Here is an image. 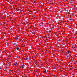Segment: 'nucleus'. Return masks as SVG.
I'll use <instances>...</instances> for the list:
<instances>
[{
    "mask_svg": "<svg viewBox=\"0 0 77 77\" xmlns=\"http://www.w3.org/2000/svg\"><path fill=\"white\" fill-rule=\"evenodd\" d=\"M0 24H1V25H2V23H1Z\"/></svg>",
    "mask_w": 77,
    "mask_h": 77,
    "instance_id": "11",
    "label": "nucleus"
},
{
    "mask_svg": "<svg viewBox=\"0 0 77 77\" xmlns=\"http://www.w3.org/2000/svg\"><path fill=\"white\" fill-rule=\"evenodd\" d=\"M67 54H70V51H68L67 52Z\"/></svg>",
    "mask_w": 77,
    "mask_h": 77,
    "instance_id": "4",
    "label": "nucleus"
},
{
    "mask_svg": "<svg viewBox=\"0 0 77 77\" xmlns=\"http://www.w3.org/2000/svg\"><path fill=\"white\" fill-rule=\"evenodd\" d=\"M14 45H16V43H14Z\"/></svg>",
    "mask_w": 77,
    "mask_h": 77,
    "instance_id": "9",
    "label": "nucleus"
},
{
    "mask_svg": "<svg viewBox=\"0 0 77 77\" xmlns=\"http://www.w3.org/2000/svg\"><path fill=\"white\" fill-rule=\"evenodd\" d=\"M1 69V68H0V69Z\"/></svg>",
    "mask_w": 77,
    "mask_h": 77,
    "instance_id": "12",
    "label": "nucleus"
},
{
    "mask_svg": "<svg viewBox=\"0 0 77 77\" xmlns=\"http://www.w3.org/2000/svg\"><path fill=\"white\" fill-rule=\"evenodd\" d=\"M20 12H23V10H20Z\"/></svg>",
    "mask_w": 77,
    "mask_h": 77,
    "instance_id": "8",
    "label": "nucleus"
},
{
    "mask_svg": "<svg viewBox=\"0 0 77 77\" xmlns=\"http://www.w3.org/2000/svg\"><path fill=\"white\" fill-rule=\"evenodd\" d=\"M24 66H25V65H22V68H24Z\"/></svg>",
    "mask_w": 77,
    "mask_h": 77,
    "instance_id": "2",
    "label": "nucleus"
},
{
    "mask_svg": "<svg viewBox=\"0 0 77 77\" xmlns=\"http://www.w3.org/2000/svg\"><path fill=\"white\" fill-rule=\"evenodd\" d=\"M15 39H16L17 40V39H18V37H16V38H15Z\"/></svg>",
    "mask_w": 77,
    "mask_h": 77,
    "instance_id": "5",
    "label": "nucleus"
},
{
    "mask_svg": "<svg viewBox=\"0 0 77 77\" xmlns=\"http://www.w3.org/2000/svg\"><path fill=\"white\" fill-rule=\"evenodd\" d=\"M16 49L17 50H19V48H17Z\"/></svg>",
    "mask_w": 77,
    "mask_h": 77,
    "instance_id": "7",
    "label": "nucleus"
},
{
    "mask_svg": "<svg viewBox=\"0 0 77 77\" xmlns=\"http://www.w3.org/2000/svg\"><path fill=\"white\" fill-rule=\"evenodd\" d=\"M25 60H27L28 59V58L27 57H26L25 58Z\"/></svg>",
    "mask_w": 77,
    "mask_h": 77,
    "instance_id": "6",
    "label": "nucleus"
},
{
    "mask_svg": "<svg viewBox=\"0 0 77 77\" xmlns=\"http://www.w3.org/2000/svg\"><path fill=\"white\" fill-rule=\"evenodd\" d=\"M44 73H46L47 72V71L45 70L43 71Z\"/></svg>",
    "mask_w": 77,
    "mask_h": 77,
    "instance_id": "3",
    "label": "nucleus"
},
{
    "mask_svg": "<svg viewBox=\"0 0 77 77\" xmlns=\"http://www.w3.org/2000/svg\"><path fill=\"white\" fill-rule=\"evenodd\" d=\"M69 55H68L67 56V57H69Z\"/></svg>",
    "mask_w": 77,
    "mask_h": 77,
    "instance_id": "10",
    "label": "nucleus"
},
{
    "mask_svg": "<svg viewBox=\"0 0 77 77\" xmlns=\"http://www.w3.org/2000/svg\"><path fill=\"white\" fill-rule=\"evenodd\" d=\"M17 64H18V63H17V62H16V63H14V65L15 66H17Z\"/></svg>",
    "mask_w": 77,
    "mask_h": 77,
    "instance_id": "1",
    "label": "nucleus"
}]
</instances>
